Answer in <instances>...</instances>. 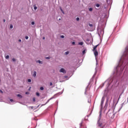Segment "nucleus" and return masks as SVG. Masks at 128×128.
Instances as JSON below:
<instances>
[{"mask_svg":"<svg viewBox=\"0 0 128 128\" xmlns=\"http://www.w3.org/2000/svg\"><path fill=\"white\" fill-rule=\"evenodd\" d=\"M44 87H40V90H44Z\"/></svg>","mask_w":128,"mask_h":128,"instance_id":"aec40b11","label":"nucleus"},{"mask_svg":"<svg viewBox=\"0 0 128 128\" xmlns=\"http://www.w3.org/2000/svg\"><path fill=\"white\" fill-rule=\"evenodd\" d=\"M45 38L44 37H43L42 38V40H44Z\"/></svg>","mask_w":128,"mask_h":128,"instance_id":"58836bf2","label":"nucleus"},{"mask_svg":"<svg viewBox=\"0 0 128 128\" xmlns=\"http://www.w3.org/2000/svg\"><path fill=\"white\" fill-rule=\"evenodd\" d=\"M60 72H62V74H66V70H64V68H62L60 70Z\"/></svg>","mask_w":128,"mask_h":128,"instance_id":"39448f33","label":"nucleus"},{"mask_svg":"<svg viewBox=\"0 0 128 128\" xmlns=\"http://www.w3.org/2000/svg\"><path fill=\"white\" fill-rule=\"evenodd\" d=\"M32 88V87L29 88V90H30Z\"/></svg>","mask_w":128,"mask_h":128,"instance_id":"ea45409f","label":"nucleus"},{"mask_svg":"<svg viewBox=\"0 0 128 128\" xmlns=\"http://www.w3.org/2000/svg\"><path fill=\"white\" fill-rule=\"evenodd\" d=\"M76 20L78 21L80 20V18L78 17L76 18Z\"/></svg>","mask_w":128,"mask_h":128,"instance_id":"393cba45","label":"nucleus"},{"mask_svg":"<svg viewBox=\"0 0 128 128\" xmlns=\"http://www.w3.org/2000/svg\"><path fill=\"white\" fill-rule=\"evenodd\" d=\"M89 11L90 12H92V8H89Z\"/></svg>","mask_w":128,"mask_h":128,"instance_id":"2eb2a0df","label":"nucleus"},{"mask_svg":"<svg viewBox=\"0 0 128 128\" xmlns=\"http://www.w3.org/2000/svg\"><path fill=\"white\" fill-rule=\"evenodd\" d=\"M36 94L37 96H40V93L36 92Z\"/></svg>","mask_w":128,"mask_h":128,"instance_id":"a211bd4d","label":"nucleus"},{"mask_svg":"<svg viewBox=\"0 0 128 128\" xmlns=\"http://www.w3.org/2000/svg\"><path fill=\"white\" fill-rule=\"evenodd\" d=\"M3 22H6V19H4Z\"/></svg>","mask_w":128,"mask_h":128,"instance_id":"72a5a7b5","label":"nucleus"},{"mask_svg":"<svg viewBox=\"0 0 128 128\" xmlns=\"http://www.w3.org/2000/svg\"><path fill=\"white\" fill-rule=\"evenodd\" d=\"M6 60H8V58H10V56L8 55H7L6 56Z\"/></svg>","mask_w":128,"mask_h":128,"instance_id":"9b49d317","label":"nucleus"},{"mask_svg":"<svg viewBox=\"0 0 128 128\" xmlns=\"http://www.w3.org/2000/svg\"><path fill=\"white\" fill-rule=\"evenodd\" d=\"M108 100V99H107V101Z\"/></svg>","mask_w":128,"mask_h":128,"instance_id":"37998d69","label":"nucleus"},{"mask_svg":"<svg viewBox=\"0 0 128 128\" xmlns=\"http://www.w3.org/2000/svg\"><path fill=\"white\" fill-rule=\"evenodd\" d=\"M12 62H16V59L14 58H13L12 59Z\"/></svg>","mask_w":128,"mask_h":128,"instance_id":"cd10ccee","label":"nucleus"},{"mask_svg":"<svg viewBox=\"0 0 128 128\" xmlns=\"http://www.w3.org/2000/svg\"><path fill=\"white\" fill-rule=\"evenodd\" d=\"M82 54H86V50H84L82 51Z\"/></svg>","mask_w":128,"mask_h":128,"instance_id":"412c9836","label":"nucleus"},{"mask_svg":"<svg viewBox=\"0 0 128 128\" xmlns=\"http://www.w3.org/2000/svg\"><path fill=\"white\" fill-rule=\"evenodd\" d=\"M79 44H80V46H82V44H84V42H79Z\"/></svg>","mask_w":128,"mask_h":128,"instance_id":"ddd939ff","label":"nucleus"},{"mask_svg":"<svg viewBox=\"0 0 128 128\" xmlns=\"http://www.w3.org/2000/svg\"><path fill=\"white\" fill-rule=\"evenodd\" d=\"M18 42H22V40L20 39V40H18Z\"/></svg>","mask_w":128,"mask_h":128,"instance_id":"4c0bfd02","label":"nucleus"},{"mask_svg":"<svg viewBox=\"0 0 128 128\" xmlns=\"http://www.w3.org/2000/svg\"><path fill=\"white\" fill-rule=\"evenodd\" d=\"M31 108H32V107H31Z\"/></svg>","mask_w":128,"mask_h":128,"instance_id":"79ce46f5","label":"nucleus"},{"mask_svg":"<svg viewBox=\"0 0 128 128\" xmlns=\"http://www.w3.org/2000/svg\"><path fill=\"white\" fill-rule=\"evenodd\" d=\"M10 102H14V100H12V99H10Z\"/></svg>","mask_w":128,"mask_h":128,"instance_id":"2f4dec72","label":"nucleus"},{"mask_svg":"<svg viewBox=\"0 0 128 128\" xmlns=\"http://www.w3.org/2000/svg\"><path fill=\"white\" fill-rule=\"evenodd\" d=\"M104 96H103L102 98L101 104H104Z\"/></svg>","mask_w":128,"mask_h":128,"instance_id":"423d86ee","label":"nucleus"},{"mask_svg":"<svg viewBox=\"0 0 128 128\" xmlns=\"http://www.w3.org/2000/svg\"><path fill=\"white\" fill-rule=\"evenodd\" d=\"M80 126H82V122L80 123Z\"/></svg>","mask_w":128,"mask_h":128,"instance_id":"b1692460","label":"nucleus"},{"mask_svg":"<svg viewBox=\"0 0 128 128\" xmlns=\"http://www.w3.org/2000/svg\"><path fill=\"white\" fill-rule=\"evenodd\" d=\"M28 82H32V80L30 79H28Z\"/></svg>","mask_w":128,"mask_h":128,"instance_id":"6ab92c4d","label":"nucleus"},{"mask_svg":"<svg viewBox=\"0 0 128 128\" xmlns=\"http://www.w3.org/2000/svg\"><path fill=\"white\" fill-rule=\"evenodd\" d=\"M60 10H61L62 14H64V10H62V7H60Z\"/></svg>","mask_w":128,"mask_h":128,"instance_id":"0eeeda50","label":"nucleus"},{"mask_svg":"<svg viewBox=\"0 0 128 128\" xmlns=\"http://www.w3.org/2000/svg\"><path fill=\"white\" fill-rule=\"evenodd\" d=\"M50 86H52V82H50Z\"/></svg>","mask_w":128,"mask_h":128,"instance_id":"f704fd0d","label":"nucleus"},{"mask_svg":"<svg viewBox=\"0 0 128 128\" xmlns=\"http://www.w3.org/2000/svg\"><path fill=\"white\" fill-rule=\"evenodd\" d=\"M88 26H89L91 28V30H94V24H90V23H89L88 24Z\"/></svg>","mask_w":128,"mask_h":128,"instance_id":"20e7f679","label":"nucleus"},{"mask_svg":"<svg viewBox=\"0 0 128 128\" xmlns=\"http://www.w3.org/2000/svg\"><path fill=\"white\" fill-rule=\"evenodd\" d=\"M26 94H28V92H26Z\"/></svg>","mask_w":128,"mask_h":128,"instance_id":"e433bc0d","label":"nucleus"},{"mask_svg":"<svg viewBox=\"0 0 128 128\" xmlns=\"http://www.w3.org/2000/svg\"><path fill=\"white\" fill-rule=\"evenodd\" d=\"M64 78H68V76H64Z\"/></svg>","mask_w":128,"mask_h":128,"instance_id":"c9c22d12","label":"nucleus"},{"mask_svg":"<svg viewBox=\"0 0 128 128\" xmlns=\"http://www.w3.org/2000/svg\"><path fill=\"white\" fill-rule=\"evenodd\" d=\"M34 10H37L38 8V7L36 6V5H34Z\"/></svg>","mask_w":128,"mask_h":128,"instance_id":"9d476101","label":"nucleus"},{"mask_svg":"<svg viewBox=\"0 0 128 128\" xmlns=\"http://www.w3.org/2000/svg\"><path fill=\"white\" fill-rule=\"evenodd\" d=\"M100 116H102V114H100Z\"/></svg>","mask_w":128,"mask_h":128,"instance_id":"a19ab883","label":"nucleus"},{"mask_svg":"<svg viewBox=\"0 0 128 128\" xmlns=\"http://www.w3.org/2000/svg\"><path fill=\"white\" fill-rule=\"evenodd\" d=\"M0 92H1V94H4V92H2V90H0Z\"/></svg>","mask_w":128,"mask_h":128,"instance_id":"c85d7f7f","label":"nucleus"},{"mask_svg":"<svg viewBox=\"0 0 128 128\" xmlns=\"http://www.w3.org/2000/svg\"><path fill=\"white\" fill-rule=\"evenodd\" d=\"M60 38H64V36L62 35V36H60Z\"/></svg>","mask_w":128,"mask_h":128,"instance_id":"dca6fc26","label":"nucleus"},{"mask_svg":"<svg viewBox=\"0 0 128 128\" xmlns=\"http://www.w3.org/2000/svg\"><path fill=\"white\" fill-rule=\"evenodd\" d=\"M76 44V42H72V44Z\"/></svg>","mask_w":128,"mask_h":128,"instance_id":"7c9ffc66","label":"nucleus"},{"mask_svg":"<svg viewBox=\"0 0 128 128\" xmlns=\"http://www.w3.org/2000/svg\"><path fill=\"white\" fill-rule=\"evenodd\" d=\"M33 101L36 102V98H33Z\"/></svg>","mask_w":128,"mask_h":128,"instance_id":"473e14b6","label":"nucleus"},{"mask_svg":"<svg viewBox=\"0 0 128 128\" xmlns=\"http://www.w3.org/2000/svg\"><path fill=\"white\" fill-rule=\"evenodd\" d=\"M98 44L95 46L93 48V52H94V55L96 56V58L98 56V50H96V48H98Z\"/></svg>","mask_w":128,"mask_h":128,"instance_id":"f257e3e1","label":"nucleus"},{"mask_svg":"<svg viewBox=\"0 0 128 128\" xmlns=\"http://www.w3.org/2000/svg\"><path fill=\"white\" fill-rule=\"evenodd\" d=\"M32 26H34V22H32Z\"/></svg>","mask_w":128,"mask_h":128,"instance_id":"a878e982","label":"nucleus"},{"mask_svg":"<svg viewBox=\"0 0 128 128\" xmlns=\"http://www.w3.org/2000/svg\"><path fill=\"white\" fill-rule=\"evenodd\" d=\"M96 8H100V4H96Z\"/></svg>","mask_w":128,"mask_h":128,"instance_id":"4468645a","label":"nucleus"},{"mask_svg":"<svg viewBox=\"0 0 128 128\" xmlns=\"http://www.w3.org/2000/svg\"><path fill=\"white\" fill-rule=\"evenodd\" d=\"M88 102L89 104H90V100H88Z\"/></svg>","mask_w":128,"mask_h":128,"instance_id":"c756f323","label":"nucleus"},{"mask_svg":"<svg viewBox=\"0 0 128 128\" xmlns=\"http://www.w3.org/2000/svg\"><path fill=\"white\" fill-rule=\"evenodd\" d=\"M14 28V26H12V24H11V25L10 26V28Z\"/></svg>","mask_w":128,"mask_h":128,"instance_id":"bb28decb","label":"nucleus"},{"mask_svg":"<svg viewBox=\"0 0 128 128\" xmlns=\"http://www.w3.org/2000/svg\"><path fill=\"white\" fill-rule=\"evenodd\" d=\"M36 62H38V64H42V62L40 61V60H38Z\"/></svg>","mask_w":128,"mask_h":128,"instance_id":"f8f14e48","label":"nucleus"},{"mask_svg":"<svg viewBox=\"0 0 128 128\" xmlns=\"http://www.w3.org/2000/svg\"><path fill=\"white\" fill-rule=\"evenodd\" d=\"M98 126H99L100 128H104V123L100 122V120L98 121Z\"/></svg>","mask_w":128,"mask_h":128,"instance_id":"7ed1b4c3","label":"nucleus"},{"mask_svg":"<svg viewBox=\"0 0 128 128\" xmlns=\"http://www.w3.org/2000/svg\"><path fill=\"white\" fill-rule=\"evenodd\" d=\"M46 60H50V57L48 56V57H46Z\"/></svg>","mask_w":128,"mask_h":128,"instance_id":"f3484780","label":"nucleus"},{"mask_svg":"<svg viewBox=\"0 0 128 128\" xmlns=\"http://www.w3.org/2000/svg\"><path fill=\"white\" fill-rule=\"evenodd\" d=\"M25 38H26V40H28V36H26L25 37Z\"/></svg>","mask_w":128,"mask_h":128,"instance_id":"5701e85b","label":"nucleus"},{"mask_svg":"<svg viewBox=\"0 0 128 128\" xmlns=\"http://www.w3.org/2000/svg\"><path fill=\"white\" fill-rule=\"evenodd\" d=\"M107 114L110 118H114V114L112 112H108Z\"/></svg>","mask_w":128,"mask_h":128,"instance_id":"f03ea898","label":"nucleus"},{"mask_svg":"<svg viewBox=\"0 0 128 128\" xmlns=\"http://www.w3.org/2000/svg\"><path fill=\"white\" fill-rule=\"evenodd\" d=\"M17 96H18V98H22V95H20V94H17Z\"/></svg>","mask_w":128,"mask_h":128,"instance_id":"1a4fd4ad","label":"nucleus"},{"mask_svg":"<svg viewBox=\"0 0 128 128\" xmlns=\"http://www.w3.org/2000/svg\"><path fill=\"white\" fill-rule=\"evenodd\" d=\"M33 76L34 77L36 76V72L34 71V72Z\"/></svg>","mask_w":128,"mask_h":128,"instance_id":"6e6552de","label":"nucleus"},{"mask_svg":"<svg viewBox=\"0 0 128 128\" xmlns=\"http://www.w3.org/2000/svg\"><path fill=\"white\" fill-rule=\"evenodd\" d=\"M70 54V52H65V54Z\"/></svg>","mask_w":128,"mask_h":128,"instance_id":"4be33fe9","label":"nucleus"}]
</instances>
